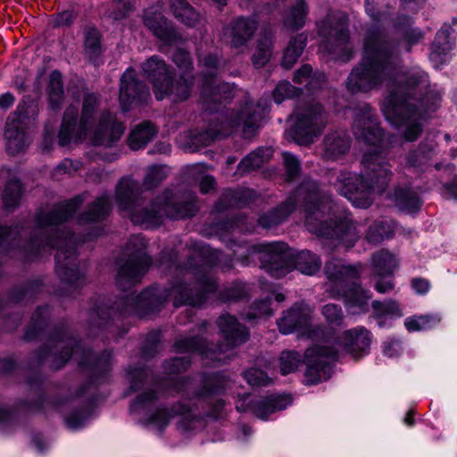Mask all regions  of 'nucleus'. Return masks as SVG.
I'll list each match as a JSON object with an SVG mask.
<instances>
[{
  "instance_id": "20e7f679",
  "label": "nucleus",
  "mask_w": 457,
  "mask_h": 457,
  "mask_svg": "<svg viewBox=\"0 0 457 457\" xmlns=\"http://www.w3.org/2000/svg\"><path fill=\"white\" fill-rule=\"evenodd\" d=\"M200 262L201 263L196 266L190 264L185 270L187 279H195L194 287L184 283L173 285L170 289L154 287L137 295L134 294L126 295L120 306L117 304L116 309L120 314L153 312L157 311L170 296L174 297L176 307L182 304L191 306L202 304L205 301L206 295L216 290L217 286L211 273V267L221 262V254L213 251L210 259Z\"/></svg>"
},
{
  "instance_id": "a878e982",
  "label": "nucleus",
  "mask_w": 457,
  "mask_h": 457,
  "mask_svg": "<svg viewBox=\"0 0 457 457\" xmlns=\"http://www.w3.org/2000/svg\"><path fill=\"white\" fill-rule=\"evenodd\" d=\"M144 22L154 35L165 45L176 44L180 36L162 14L159 7H150L145 12Z\"/></svg>"
},
{
  "instance_id": "49530a36",
  "label": "nucleus",
  "mask_w": 457,
  "mask_h": 457,
  "mask_svg": "<svg viewBox=\"0 0 457 457\" xmlns=\"http://www.w3.org/2000/svg\"><path fill=\"white\" fill-rule=\"evenodd\" d=\"M306 15L307 6L304 0H296L285 18V24L294 29H299L303 26Z\"/></svg>"
},
{
  "instance_id": "2f4dec72",
  "label": "nucleus",
  "mask_w": 457,
  "mask_h": 457,
  "mask_svg": "<svg viewBox=\"0 0 457 457\" xmlns=\"http://www.w3.org/2000/svg\"><path fill=\"white\" fill-rule=\"evenodd\" d=\"M111 210V202L109 196L104 195L97 197L87 208V210L79 215V224H90L98 222L109 214Z\"/></svg>"
},
{
  "instance_id": "a19ab883",
  "label": "nucleus",
  "mask_w": 457,
  "mask_h": 457,
  "mask_svg": "<svg viewBox=\"0 0 457 457\" xmlns=\"http://www.w3.org/2000/svg\"><path fill=\"white\" fill-rule=\"evenodd\" d=\"M47 92L50 107L54 110L59 109L64 99L62 79L59 71H54L51 73Z\"/></svg>"
},
{
  "instance_id": "2eb2a0df",
  "label": "nucleus",
  "mask_w": 457,
  "mask_h": 457,
  "mask_svg": "<svg viewBox=\"0 0 457 457\" xmlns=\"http://www.w3.org/2000/svg\"><path fill=\"white\" fill-rule=\"evenodd\" d=\"M99 104V99L95 94H87L83 100L82 115L78 124V108L70 105L64 114L59 132V145L66 146L72 141L84 140L89 130L93 129V114Z\"/></svg>"
},
{
  "instance_id": "338daca9",
  "label": "nucleus",
  "mask_w": 457,
  "mask_h": 457,
  "mask_svg": "<svg viewBox=\"0 0 457 457\" xmlns=\"http://www.w3.org/2000/svg\"><path fill=\"white\" fill-rule=\"evenodd\" d=\"M81 163L79 161H71L70 159L63 160L54 170V176L57 177L60 174L68 173L72 174L73 172L80 169Z\"/></svg>"
},
{
  "instance_id": "0e129e2a",
  "label": "nucleus",
  "mask_w": 457,
  "mask_h": 457,
  "mask_svg": "<svg viewBox=\"0 0 457 457\" xmlns=\"http://www.w3.org/2000/svg\"><path fill=\"white\" fill-rule=\"evenodd\" d=\"M23 230V228H21ZM24 232L22 231V234ZM21 231L18 227L13 228L0 227V246H14V241H16L17 236H21Z\"/></svg>"
},
{
  "instance_id": "e433bc0d",
  "label": "nucleus",
  "mask_w": 457,
  "mask_h": 457,
  "mask_svg": "<svg viewBox=\"0 0 457 457\" xmlns=\"http://www.w3.org/2000/svg\"><path fill=\"white\" fill-rule=\"evenodd\" d=\"M395 28L409 45L419 43L424 37V33L419 28L412 27L411 19L405 15L397 17Z\"/></svg>"
},
{
  "instance_id": "09e8293b",
  "label": "nucleus",
  "mask_w": 457,
  "mask_h": 457,
  "mask_svg": "<svg viewBox=\"0 0 457 457\" xmlns=\"http://www.w3.org/2000/svg\"><path fill=\"white\" fill-rule=\"evenodd\" d=\"M21 196V185L17 179H11L6 185L3 194L4 206L7 210L14 209L20 203Z\"/></svg>"
},
{
  "instance_id": "4c0bfd02",
  "label": "nucleus",
  "mask_w": 457,
  "mask_h": 457,
  "mask_svg": "<svg viewBox=\"0 0 457 457\" xmlns=\"http://www.w3.org/2000/svg\"><path fill=\"white\" fill-rule=\"evenodd\" d=\"M295 269L303 274L312 276L320 270L321 260L317 254L308 250H303L295 255Z\"/></svg>"
},
{
  "instance_id": "864d4df0",
  "label": "nucleus",
  "mask_w": 457,
  "mask_h": 457,
  "mask_svg": "<svg viewBox=\"0 0 457 457\" xmlns=\"http://www.w3.org/2000/svg\"><path fill=\"white\" fill-rule=\"evenodd\" d=\"M167 174L163 167L153 165L150 166L144 178L143 185L146 190L156 187L165 178Z\"/></svg>"
},
{
  "instance_id": "a18cd8bd",
  "label": "nucleus",
  "mask_w": 457,
  "mask_h": 457,
  "mask_svg": "<svg viewBox=\"0 0 457 457\" xmlns=\"http://www.w3.org/2000/svg\"><path fill=\"white\" fill-rule=\"evenodd\" d=\"M306 45V37L299 34L290 40L283 56L282 65L290 69L303 53Z\"/></svg>"
},
{
  "instance_id": "0eeeda50",
  "label": "nucleus",
  "mask_w": 457,
  "mask_h": 457,
  "mask_svg": "<svg viewBox=\"0 0 457 457\" xmlns=\"http://www.w3.org/2000/svg\"><path fill=\"white\" fill-rule=\"evenodd\" d=\"M371 336L364 327L345 330L334 345H313L305 350V381L318 384L327 380L332 374V364L343 354L348 353L354 358L366 353L370 348Z\"/></svg>"
},
{
  "instance_id": "aec40b11",
  "label": "nucleus",
  "mask_w": 457,
  "mask_h": 457,
  "mask_svg": "<svg viewBox=\"0 0 457 457\" xmlns=\"http://www.w3.org/2000/svg\"><path fill=\"white\" fill-rule=\"evenodd\" d=\"M312 308L306 303H295L277 320L278 330L284 334L297 332L300 337L316 338L320 328L312 325Z\"/></svg>"
},
{
  "instance_id": "4be33fe9",
  "label": "nucleus",
  "mask_w": 457,
  "mask_h": 457,
  "mask_svg": "<svg viewBox=\"0 0 457 457\" xmlns=\"http://www.w3.org/2000/svg\"><path fill=\"white\" fill-rule=\"evenodd\" d=\"M291 402V397L286 395H271L254 400L245 395L237 402L236 408L238 411H251L256 417L266 420L270 414L286 409Z\"/></svg>"
},
{
  "instance_id": "5701e85b",
  "label": "nucleus",
  "mask_w": 457,
  "mask_h": 457,
  "mask_svg": "<svg viewBox=\"0 0 457 457\" xmlns=\"http://www.w3.org/2000/svg\"><path fill=\"white\" fill-rule=\"evenodd\" d=\"M172 384L178 391L185 392L190 396L193 393L195 396L204 397L212 394H219L227 386L228 380L220 373H212L202 378V388L198 389L195 382L190 378H172Z\"/></svg>"
},
{
  "instance_id": "bf43d9fd",
  "label": "nucleus",
  "mask_w": 457,
  "mask_h": 457,
  "mask_svg": "<svg viewBox=\"0 0 457 457\" xmlns=\"http://www.w3.org/2000/svg\"><path fill=\"white\" fill-rule=\"evenodd\" d=\"M150 371L141 368H135L129 371L130 387L133 391L140 389L148 383Z\"/></svg>"
},
{
  "instance_id": "58836bf2",
  "label": "nucleus",
  "mask_w": 457,
  "mask_h": 457,
  "mask_svg": "<svg viewBox=\"0 0 457 457\" xmlns=\"http://www.w3.org/2000/svg\"><path fill=\"white\" fill-rule=\"evenodd\" d=\"M170 8L175 18L185 25L193 27L199 22V14L186 0H170Z\"/></svg>"
},
{
  "instance_id": "ea45409f",
  "label": "nucleus",
  "mask_w": 457,
  "mask_h": 457,
  "mask_svg": "<svg viewBox=\"0 0 457 457\" xmlns=\"http://www.w3.org/2000/svg\"><path fill=\"white\" fill-rule=\"evenodd\" d=\"M441 317L437 313L413 315L404 320V326L409 332L430 329L437 326Z\"/></svg>"
},
{
  "instance_id": "b1692460",
  "label": "nucleus",
  "mask_w": 457,
  "mask_h": 457,
  "mask_svg": "<svg viewBox=\"0 0 457 457\" xmlns=\"http://www.w3.org/2000/svg\"><path fill=\"white\" fill-rule=\"evenodd\" d=\"M25 118L26 115L22 114L18 108L7 119L4 138L6 149L10 154H18L25 151L29 144V137L25 131Z\"/></svg>"
},
{
  "instance_id": "ddd939ff",
  "label": "nucleus",
  "mask_w": 457,
  "mask_h": 457,
  "mask_svg": "<svg viewBox=\"0 0 457 457\" xmlns=\"http://www.w3.org/2000/svg\"><path fill=\"white\" fill-rule=\"evenodd\" d=\"M143 75L152 83L157 100L166 97L173 102L187 100L192 92V81L182 77L174 79L167 63L158 55H153L142 64Z\"/></svg>"
},
{
  "instance_id": "9d476101",
  "label": "nucleus",
  "mask_w": 457,
  "mask_h": 457,
  "mask_svg": "<svg viewBox=\"0 0 457 457\" xmlns=\"http://www.w3.org/2000/svg\"><path fill=\"white\" fill-rule=\"evenodd\" d=\"M41 359L52 357L54 369H60L72 357L79 366H89L96 373H107L112 366V354L105 351L97 358L86 351L66 330H56L40 350Z\"/></svg>"
},
{
  "instance_id": "052dcab7",
  "label": "nucleus",
  "mask_w": 457,
  "mask_h": 457,
  "mask_svg": "<svg viewBox=\"0 0 457 457\" xmlns=\"http://www.w3.org/2000/svg\"><path fill=\"white\" fill-rule=\"evenodd\" d=\"M190 362L191 361L187 357L173 358L165 362V373L169 376L179 374L189 367Z\"/></svg>"
},
{
  "instance_id": "72a5a7b5",
  "label": "nucleus",
  "mask_w": 457,
  "mask_h": 457,
  "mask_svg": "<svg viewBox=\"0 0 457 457\" xmlns=\"http://www.w3.org/2000/svg\"><path fill=\"white\" fill-rule=\"evenodd\" d=\"M156 132V129L151 122H142L131 131L129 137V145L133 150L140 149L154 138Z\"/></svg>"
},
{
  "instance_id": "cd10ccee",
  "label": "nucleus",
  "mask_w": 457,
  "mask_h": 457,
  "mask_svg": "<svg viewBox=\"0 0 457 457\" xmlns=\"http://www.w3.org/2000/svg\"><path fill=\"white\" fill-rule=\"evenodd\" d=\"M258 24L255 19L239 17L227 28L232 47L238 48L246 45L257 30Z\"/></svg>"
},
{
  "instance_id": "e2e57ef3",
  "label": "nucleus",
  "mask_w": 457,
  "mask_h": 457,
  "mask_svg": "<svg viewBox=\"0 0 457 457\" xmlns=\"http://www.w3.org/2000/svg\"><path fill=\"white\" fill-rule=\"evenodd\" d=\"M244 378L251 386H266L270 382V378L262 370L252 368L245 371Z\"/></svg>"
},
{
  "instance_id": "c85d7f7f",
  "label": "nucleus",
  "mask_w": 457,
  "mask_h": 457,
  "mask_svg": "<svg viewBox=\"0 0 457 457\" xmlns=\"http://www.w3.org/2000/svg\"><path fill=\"white\" fill-rule=\"evenodd\" d=\"M351 139L345 131H331L323 139L322 155L327 160H337L349 151Z\"/></svg>"
},
{
  "instance_id": "13d9d810",
  "label": "nucleus",
  "mask_w": 457,
  "mask_h": 457,
  "mask_svg": "<svg viewBox=\"0 0 457 457\" xmlns=\"http://www.w3.org/2000/svg\"><path fill=\"white\" fill-rule=\"evenodd\" d=\"M113 309V307L107 308L105 305H98L93 308L89 313L90 326L99 327L104 324L107 319L111 318Z\"/></svg>"
},
{
  "instance_id": "bb28decb",
  "label": "nucleus",
  "mask_w": 457,
  "mask_h": 457,
  "mask_svg": "<svg viewBox=\"0 0 457 457\" xmlns=\"http://www.w3.org/2000/svg\"><path fill=\"white\" fill-rule=\"evenodd\" d=\"M124 129L123 124L117 121L111 113L104 112L93 132L91 143L94 145L111 146L120 138Z\"/></svg>"
},
{
  "instance_id": "4d7b16f0",
  "label": "nucleus",
  "mask_w": 457,
  "mask_h": 457,
  "mask_svg": "<svg viewBox=\"0 0 457 457\" xmlns=\"http://www.w3.org/2000/svg\"><path fill=\"white\" fill-rule=\"evenodd\" d=\"M270 299L266 298L263 300L257 301L251 307V310L245 313V319L248 320H252L253 319L262 317V316H270L272 314V311L270 309Z\"/></svg>"
},
{
  "instance_id": "f704fd0d",
  "label": "nucleus",
  "mask_w": 457,
  "mask_h": 457,
  "mask_svg": "<svg viewBox=\"0 0 457 457\" xmlns=\"http://www.w3.org/2000/svg\"><path fill=\"white\" fill-rule=\"evenodd\" d=\"M326 76L322 72L312 74V69L309 64L303 65L298 69L294 75L293 81L295 84L305 83V87L308 91H312L321 87L325 83Z\"/></svg>"
},
{
  "instance_id": "412c9836",
  "label": "nucleus",
  "mask_w": 457,
  "mask_h": 457,
  "mask_svg": "<svg viewBox=\"0 0 457 457\" xmlns=\"http://www.w3.org/2000/svg\"><path fill=\"white\" fill-rule=\"evenodd\" d=\"M353 131L356 139L366 145L378 146L383 140V130L374 110L367 104L354 114Z\"/></svg>"
},
{
  "instance_id": "7ed1b4c3",
  "label": "nucleus",
  "mask_w": 457,
  "mask_h": 457,
  "mask_svg": "<svg viewBox=\"0 0 457 457\" xmlns=\"http://www.w3.org/2000/svg\"><path fill=\"white\" fill-rule=\"evenodd\" d=\"M82 203V197L77 196L54 205L48 212L39 211L36 216L38 233L41 235L54 231V236L46 237L44 239L33 237L22 246L24 258L27 260H34L49 249L56 248V272L67 286L74 289L85 284L84 272L79 269L76 259L77 242L70 233L56 229L55 227L67 220Z\"/></svg>"
},
{
  "instance_id": "39448f33",
  "label": "nucleus",
  "mask_w": 457,
  "mask_h": 457,
  "mask_svg": "<svg viewBox=\"0 0 457 457\" xmlns=\"http://www.w3.org/2000/svg\"><path fill=\"white\" fill-rule=\"evenodd\" d=\"M142 194L138 181L122 178L115 192V200L120 209L130 212V220L145 228L159 227L164 218L185 219L194 216L198 211L196 196L194 193L175 194L171 189H165L158 195L149 205H137Z\"/></svg>"
},
{
  "instance_id": "7c9ffc66",
  "label": "nucleus",
  "mask_w": 457,
  "mask_h": 457,
  "mask_svg": "<svg viewBox=\"0 0 457 457\" xmlns=\"http://www.w3.org/2000/svg\"><path fill=\"white\" fill-rule=\"evenodd\" d=\"M397 267L396 258L387 250H379L371 256V268L377 277H393Z\"/></svg>"
},
{
  "instance_id": "1a4fd4ad",
  "label": "nucleus",
  "mask_w": 457,
  "mask_h": 457,
  "mask_svg": "<svg viewBox=\"0 0 457 457\" xmlns=\"http://www.w3.org/2000/svg\"><path fill=\"white\" fill-rule=\"evenodd\" d=\"M363 265L346 264L343 260L331 259L326 262L324 272L330 282L328 289L331 297L344 299L353 313H363L369 310L371 294L357 284Z\"/></svg>"
},
{
  "instance_id": "393cba45",
  "label": "nucleus",
  "mask_w": 457,
  "mask_h": 457,
  "mask_svg": "<svg viewBox=\"0 0 457 457\" xmlns=\"http://www.w3.org/2000/svg\"><path fill=\"white\" fill-rule=\"evenodd\" d=\"M150 97L145 85L136 78L135 71L127 69L120 78V102L123 112H127L133 103H145Z\"/></svg>"
},
{
  "instance_id": "c03bdc74",
  "label": "nucleus",
  "mask_w": 457,
  "mask_h": 457,
  "mask_svg": "<svg viewBox=\"0 0 457 457\" xmlns=\"http://www.w3.org/2000/svg\"><path fill=\"white\" fill-rule=\"evenodd\" d=\"M372 308L376 318L378 320V324L380 328L385 326L384 318H397L403 315L398 303L394 300L385 302L374 301Z\"/></svg>"
},
{
  "instance_id": "603ef678",
  "label": "nucleus",
  "mask_w": 457,
  "mask_h": 457,
  "mask_svg": "<svg viewBox=\"0 0 457 457\" xmlns=\"http://www.w3.org/2000/svg\"><path fill=\"white\" fill-rule=\"evenodd\" d=\"M173 62L177 65V67L183 71L182 75L179 79H181L182 77L189 79L192 81V86L194 85V77L189 74V71L192 70V60L189 54L182 49H178L172 57Z\"/></svg>"
},
{
  "instance_id": "774afa93",
  "label": "nucleus",
  "mask_w": 457,
  "mask_h": 457,
  "mask_svg": "<svg viewBox=\"0 0 457 457\" xmlns=\"http://www.w3.org/2000/svg\"><path fill=\"white\" fill-rule=\"evenodd\" d=\"M74 18L75 16L72 11L65 10L56 14L51 22L54 27H65L69 26L73 21Z\"/></svg>"
},
{
  "instance_id": "37998d69",
  "label": "nucleus",
  "mask_w": 457,
  "mask_h": 457,
  "mask_svg": "<svg viewBox=\"0 0 457 457\" xmlns=\"http://www.w3.org/2000/svg\"><path fill=\"white\" fill-rule=\"evenodd\" d=\"M395 201L397 206L406 212H415L420 207L419 195L410 188H396L395 191Z\"/></svg>"
},
{
  "instance_id": "c9c22d12",
  "label": "nucleus",
  "mask_w": 457,
  "mask_h": 457,
  "mask_svg": "<svg viewBox=\"0 0 457 457\" xmlns=\"http://www.w3.org/2000/svg\"><path fill=\"white\" fill-rule=\"evenodd\" d=\"M272 156V150L270 147H259L245 156L238 164V170L249 172L259 169L264 162Z\"/></svg>"
},
{
  "instance_id": "4468645a",
  "label": "nucleus",
  "mask_w": 457,
  "mask_h": 457,
  "mask_svg": "<svg viewBox=\"0 0 457 457\" xmlns=\"http://www.w3.org/2000/svg\"><path fill=\"white\" fill-rule=\"evenodd\" d=\"M295 121L289 134L301 145L312 144L328 125V112L317 102L299 105L295 111Z\"/></svg>"
},
{
  "instance_id": "dca6fc26",
  "label": "nucleus",
  "mask_w": 457,
  "mask_h": 457,
  "mask_svg": "<svg viewBox=\"0 0 457 457\" xmlns=\"http://www.w3.org/2000/svg\"><path fill=\"white\" fill-rule=\"evenodd\" d=\"M146 241L141 235L130 237L127 244L126 260H120L116 278L117 285L125 290L139 282L151 264L145 253Z\"/></svg>"
},
{
  "instance_id": "79ce46f5",
  "label": "nucleus",
  "mask_w": 457,
  "mask_h": 457,
  "mask_svg": "<svg viewBox=\"0 0 457 457\" xmlns=\"http://www.w3.org/2000/svg\"><path fill=\"white\" fill-rule=\"evenodd\" d=\"M434 149L431 145L421 143L417 149L410 152L406 156V165L409 168L422 169L433 157Z\"/></svg>"
},
{
  "instance_id": "a211bd4d",
  "label": "nucleus",
  "mask_w": 457,
  "mask_h": 457,
  "mask_svg": "<svg viewBox=\"0 0 457 457\" xmlns=\"http://www.w3.org/2000/svg\"><path fill=\"white\" fill-rule=\"evenodd\" d=\"M246 253L234 251L235 258L242 265L250 262V256L259 254V259L268 273L274 278H281L288 272L287 245L283 242L252 245L245 248Z\"/></svg>"
},
{
  "instance_id": "3c124183",
  "label": "nucleus",
  "mask_w": 457,
  "mask_h": 457,
  "mask_svg": "<svg viewBox=\"0 0 457 457\" xmlns=\"http://www.w3.org/2000/svg\"><path fill=\"white\" fill-rule=\"evenodd\" d=\"M271 38L270 37H262L257 45L255 53L253 56V63L255 67H262L270 60L271 55Z\"/></svg>"
},
{
  "instance_id": "f8f14e48",
  "label": "nucleus",
  "mask_w": 457,
  "mask_h": 457,
  "mask_svg": "<svg viewBox=\"0 0 457 457\" xmlns=\"http://www.w3.org/2000/svg\"><path fill=\"white\" fill-rule=\"evenodd\" d=\"M157 389L159 390L160 387L154 384V389L150 388L140 393L131 403L130 411L137 414L145 412V424L159 431L162 430L175 415L181 416L179 426L183 429H194L195 428V423L198 422L199 420L195 414L192 413L188 407L179 405L177 409L173 408L170 411L161 407L153 410L158 399Z\"/></svg>"
},
{
  "instance_id": "6e6552de",
  "label": "nucleus",
  "mask_w": 457,
  "mask_h": 457,
  "mask_svg": "<svg viewBox=\"0 0 457 457\" xmlns=\"http://www.w3.org/2000/svg\"><path fill=\"white\" fill-rule=\"evenodd\" d=\"M268 108L267 100H261L256 104L246 101L239 109L218 113L211 119L204 130L192 135V144L195 146L208 145L217 138L232 134L239 127H242L245 137H251L261 128Z\"/></svg>"
},
{
  "instance_id": "6e6d98bb",
  "label": "nucleus",
  "mask_w": 457,
  "mask_h": 457,
  "mask_svg": "<svg viewBox=\"0 0 457 457\" xmlns=\"http://www.w3.org/2000/svg\"><path fill=\"white\" fill-rule=\"evenodd\" d=\"M299 93V88L292 86L288 81H281L273 90V99L276 104H280L284 100L291 98Z\"/></svg>"
},
{
  "instance_id": "473e14b6",
  "label": "nucleus",
  "mask_w": 457,
  "mask_h": 457,
  "mask_svg": "<svg viewBox=\"0 0 457 457\" xmlns=\"http://www.w3.org/2000/svg\"><path fill=\"white\" fill-rule=\"evenodd\" d=\"M395 222L387 219H380L373 222L366 232L365 238L369 243L378 244L392 237Z\"/></svg>"
},
{
  "instance_id": "69168bd1",
  "label": "nucleus",
  "mask_w": 457,
  "mask_h": 457,
  "mask_svg": "<svg viewBox=\"0 0 457 457\" xmlns=\"http://www.w3.org/2000/svg\"><path fill=\"white\" fill-rule=\"evenodd\" d=\"M243 194L240 192L228 191L225 193L222 198L216 204L217 211H221L224 207L223 204H227L228 207H240L242 205L241 203V195Z\"/></svg>"
},
{
  "instance_id": "6ab92c4d",
  "label": "nucleus",
  "mask_w": 457,
  "mask_h": 457,
  "mask_svg": "<svg viewBox=\"0 0 457 457\" xmlns=\"http://www.w3.org/2000/svg\"><path fill=\"white\" fill-rule=\"evenodd\" d=\"M204 69L203 71V99L206 109H211V103H217L231 99L234 96V87L225 82H220L214 79L218 71L225 62L213 54H208L200 59Z\"/></svg>"
},
{
  "instance_id": "de8ad7c7",
  "label": "nucleus",
  "mask_w": 457,
  "mask_h": 457,
  "mask_svg": "<svg viewBox=\"0 0 457 457\" xmlns=\"http://www.w3.org/2000/svg\"><path fill=\"white\" fill-rule=\"evenodd\" d=\"M304 358L305 353L303 354V358L302 359L301 354L296 351H283L279 357V370L281 374L287 375L296 370L301 361L305 363ZM304 365L306 366V364ZM306 370H304V372ZM304 383L308 385L305 380Z\"/></svg>"
},
{
  "instance_id": "5fc2aeb1",
  "label": "nucleus",
  "mask_w": 457,
  "mask_h": 457,
  "mask_svg": "<svg viewBox=\"0 0 457 457\" xmlns=\"http://www.w3.org/2000/svg\"><path fill=\"white\" fill-rule=\"evenodd\" d=\"M321 313L328 324L333 326H341L343 324L345 315L341 306L335 303H328L322 307Z\"/></svg>"
},
{
  "instance_id": "423d86ee",
  "label": "nucleus",
  "mask_w": 457,
  "mask_h": 457,
  "mask_svg": "<svg viewBox=\"0 0 457 457\" xmlns=\"http://www.w3.org/2000/svg\"><path fill=\"white\" fill-rule=\"evenodd\" d=\"M361 165L360 175L341 171L334 186L354 206L366 209L372 204L373 195L382 193L387 187L393 173L389 162L380 151L365 153Z\"/></svg>"
},
{
  "instance_id": "f3484780",
  "label": "nucleus",
  "mask_w": 457,
  "mask_h": 457,
  "mask_svg": "<svg viewBox=\"0 0 457 457\" xmlns=\"http://www.w3.org/2000/svg\"><path fill=\"white\" fill-rule=\"evenodd\" d=\"M319 33L324 38L320 49L334 59L347 62L353 55L349 46L347 18L344 14L330 13L320 24Z\"/></svg>"
},
{
  "instance_id": "9b49d317",
  "label": "nucleus",
  "mask_w": 457,
  "mask_h": 457,
  "mask_svg": "<svg viewBox=\"0 0 457 457\" xmlns=\"http://www.w3.org/2000/svg\"><path fill=\"white\" fill-rule=\"evenodd\" d=\"M225 344L216 348L209 347L203 339L196 337H184L179 339L175 347L180 353H197L211 361L226 363L234 355L233 348L244 344L249 337L247 329L240 325L234 316L228 313L220 315L217 321Z\"/></svg>"
},
{
  "instance_id": "c756f323",
  "label": "nucleus",
  "mask_w": 457,
  "mask_h": 457,
  "mask_svg": "<svg viewBox=\"0 0 457 457\" xmlns=\"http://www.w3.org/2000/svg\"><path fill=\"white\" fill-rule=\"evenodd\" d=\"M450 27L444 26L436 33V38L432 44L430 61L436 66H439L448 60V54L452 50L453 45L449 40Z\"/></svg>"
},
{
  "instance_id": "8fccbe9b",
  "label": "nucleus",
  "mask_w": 457,
  "mask_h": 457,
  "mask_svg": "<svg viewBox=\"0 0 457 457\" xmlns=\"http://www.w3.org/2000/svg\"><path fill=\"white\" fill-rule=\"evenodd\" d=\"M85 50L87 55L95 60L102 53L101 37L95 28H88L85 33Z\"/></svg>"
},
{
  "instance_id": "f03ea898",
  "label": "nucleus",
  "mask_w": 457,
  "mask_h": 457,
  "mask_svg": "<svg viewBox=\"0 0 457 457\" xmlns=\"http://www.w3.org/2000/svg\"><path fill=\"white\" fill-rule=\"evenodd\" d=\"M302 201L305 210V226L317 237L331 239L346 248L352 247L360 238L361 231L343 208L330 196L319 189L313 180L303 183L285 203L269 212L263 213L258 223L264 228H271L286 220Z\"/></svg>"
},
{
  "instance_id": "680f3d73",
  "label": "nucleus",
  "mask_w": 457,
  "mask_h": 457,
  "mask_svg": "<svg viewBox=\"0 0 457 457\" xmlns=\"http://www.w3.org/2000/svg\"><path fill=\"white\" fill-rule=\"evenodd\" d=\"M283 162L286 170L287 180L294 179L300 172V162L296 156L289 154L283 153Z\"/></svg>"
},
{
  "instance_id": "f257e3e1",
  "label": "nucleus",
  "mask_w": 457,
  "mask_h": 457,
  "mask_svg": "<svg viewBox=\"0 0 457 457\" xmlns=\"http://www.w3.org/2000/svg\"><path fill=\"white\" fill-rule=\"evenodd\" d=\"M363 41L362 57L348 76L347 89L368 93L386 86L388 96L381 105L385 118L404 140H417L426 112L436 110L440 95L426 92L428 79L422 70L402 71L398 53L379 27L368 28Z\"/></svg>"
}]
</instances>
